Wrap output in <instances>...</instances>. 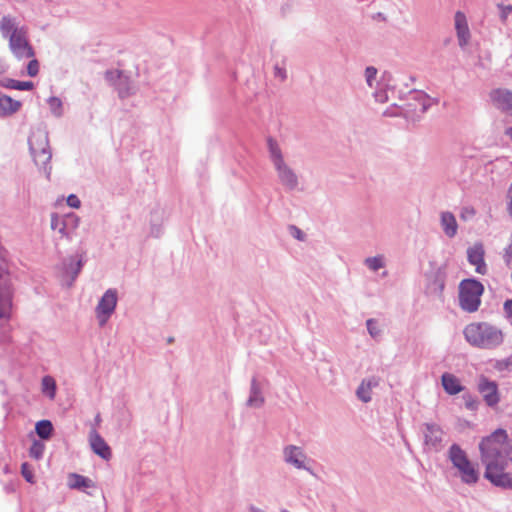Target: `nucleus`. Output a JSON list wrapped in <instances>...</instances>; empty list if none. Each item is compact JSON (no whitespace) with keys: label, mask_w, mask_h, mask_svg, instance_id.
<instances>
[{"label":"nucleus","mask_w":512,"mask_h":512,"mask_svg":"<svg viewBox=\"0 0 512 512\" xmlns=\"http://www.w3.org/2000/svg\"><path fill=\"white\" fill-rule=\"evenodd\" d=\"M267 151L279 184L286 191L297 190L300 184L299 175L288 161L278 141L269 137L267 139Z\"/></svg>","instance_id":"nucleus-1"},{"label":"nucleus","mask_w":512,"mask_h":512,"mask_svg":"<svg viewBox=\"0 0 512 512\" xmlns=\"http://www.w3.org/2000/svg\"><path fill=\"white\" fill-rule=\"evenodd\" d=\"M13 297L14 288L8 270L7 258H0V344L10 341L9 318Z\"/></svg>","instance_id":"nucleus-2"},{"label":"nucleus","mask_w":512,"mask_h":512,"mask_svg":"<svg viewBox=\"0 0 512 512\" xmlns=\"http://www.w3.org/2000/svg\"><path fill=\"white\" fill-rule=\"evenodd\" d=\"M463 335L471 346L480 349H495L504 341L502 330L489 322H472L465 326Z\"/></svg>","instance_id":"nucleus-3"},{"label":"nucleus","mask_w":512,"mask_h":512,"mask_svg":"<svg viewBox=\"0 0 512 512\" xmlns=\"http://www.w3.org/2000/svg\"><path fill=\"white\" fill-rule=\"evenodd\" d=\"M507 438L506 430L499 428L481 440L479 450L481 461L485 465V468L490 464L493 465L505 462L501 460L502 444L506 442Z\"/></svg>","instance_id":"nucleus-4"},{"label":"nucleus","mask_w":512,"mask_h":512,"mask_svg":"<svg viewBox=\"0 0 512 512\" xmlns=\"http://www.w3.org/2000/svg\"><path fill=\"white\" fill-rule=\"evenodd\" d=\"M448 459L459 472L460 479L467 485H474L479 481V471L469 460L466 452L456 443L448 449Z\"/></svg>","instance_id":"nucleus-5"},{"label":"nucleus","mask_w":512,"mask_h":512,"mask_svg":"<svg viewBox=\"0 0 512 512\" xmlns=\"http://www.w3.org/2000/svg\"><path fill=\"white\" fill-rule=\"evenodd\" d=\"M29 147L35 164L43 171L45 176L49 178L52 169L50 165L52 153L49 147L47 133L43 131L34 132L29 138Z\"/></svg>","instance_id":"nucleus-6"},{"label":"nucleus","mask_w":512,"mask_h":512,"mask_svg":"<svg viewBox=\"0 0 512 512\" xmlns=\"http://www.w3.org/2000/svg\"><path fill=\"white\" fill-rule=\"evenodd\" d=\"M483 284L476 279H464L459 285V306L468 313L476 312L481 305Z\"/></svg>","instance_id":"nucleus-7"},{"label":"nucleus","mask_w":512,"mask_h":512,"mask_svg":"<svg viewBox=\"0 0 512 512\" xmlns=\"http://www.w3.org/2000/svg\"><path fill=\"white\" fill-rule=\"evenodd\" d=\"M84 264L83 258H61L55 267V274L61 285L67 288L72 287Z\"/></svg>","instance_id":"nucleus-8"},{"label":"nucleus","mask_w":512,"mask_h":512,"mask_svg":"<svg viewBox=\"0 0 512 512\" xmlns=\"http://www.w3.org/2000/svg\"><path fill=\"white\" fill-rule=\"evenodd\" d=\"M80 218L75 213L59 215L51 214V229L56 231L61 238H71L78 229Z\"/></svg>","instance_id":"nucleus-9"},{"label":"nucleus","mask_w":512,"mask_h":512,"mask_svg":"<svg viewBox=\"0 0 512 512\" xmlns=\"http://www.w3.org/2000/svg\"><path fill=\"white\" fill-rule=\"evenodd\" d=\"M431 271L425 273L427 278L426 292L435 297H441L444 287L446 272L444 265H436L434 261H430Z\"/></svg>","instance_id":"nucleus-10"},{"label":"nucleus","mask_w":512,"mask_h":512,"mask_svg":"<svg viewBox=\"0 0 512 512\" xmlns=\"http://www.w3.org/2000/svg\"><path fill=\"white\" fill-rule=\"evenodd\" d=\"M506 462L490 464L485 468L484 478L496 487L512 489V474L505 472Z\"/></svg>","instance_id":"nucleus-11"},{"label":"nucleus","mask_w":512,"mask_h":512,"mask_svg":"<svg viewBox=\"0 0 512 512\" xmlns=\"http://www.w3.org/2000/svg\"><path fill=\"white\" fill-rule=\"evenodd\" d=\"M28 31V27L17 16L6 14L0 19V33L6 40L28 33Z\"/></svg>","instance_id":"nucleus-12"},{"label":"nucleus","mask_w":512,"mask_h":512,"mask_svg":"<svg viewBox=\"0 0 512 512\" xmlns=\"http://www.w3.org/2000/svg\"><path fill=\"white\" fill-rule=\"evenodd\" d=\"M283 459L296 469L305 470L311 475H315L313 469L306 465L308 457L301 447L292 444L285 446L283 448Z\"/></svg>","instance_id":"nucleus-13"},{"label":"nucleus","mask_w":512,"mask_h":512,"mask_svg":"<svg viewBox=\"0 0 512 512\" xmlns=\"http://www.w3.org/2000/svg\"><path fill=\"white\" fill-rule=\"evenodd\" d=\"M477 388L488 407L494 408L499 404L501 399L498 384L495 381L490 380L485 376H481L479 378Z\"/></svg>","instance_id":"nucleus-14"},{"label":"nucleus","mask_w":512,"mask_h":512,"mask_svg":"<svg viewBox=\"0 0 512 512\" xmlns=\"http://www.w3.org/2000/svg\"><path fill=\"white\" fill-rule=\"evenodd\" d=\"M117 305V291L115 289H108L100 298L96 307L97 317L100 324L106 323L108 318L113 314Z\"/></svg>","instance_id":"nucleus-15"},{"label":"nucleus","mask_w":512,"mask_h":512,"mask_svg":"<svg viewBox=\"0 0 512 512\" xmlns=\"http://www.w3.org/2000/svg\"><path fill=\"white\" fill-rule=\"evenodd\" d=\"M8 46L15 58L18 60L33 58L35 53L32 45L29 42V35L25 33L18 37H13L7 40Z\"/></svg>","instance_id":"nucleus-16"},{"label":"nucleus","mask_w":512,"mask_h":512,"mask_svg":"<svg viewBox=\"0 0 512 512\" xmlns=\"http://www.w3.org/2000/svg\"><path fill=\"white\" fill-rule=\"evenodd\" d=\"M489 98L494 107L512 116V92L507 89H494L490 92Z\"/></svg>","instance_id":"nucleus-17"},{"label":"nucleus","mask_w":512,"mask_h":512,"mask_svg":"<svg viewBox=\"0 0 512 512\" xmlns=\"http://www.w3.org/2000/svg\"><path fill=\"white\" fill-rule=\"evenodd\" d=\"M424 444L438 451L441 448L444 432L442 428L435 423L423 424Z\"/></svg>","instance_id":"nucleus-18"},{"label":"nucleus","mask_w":512,"mask_h":512,"mask_svg":"<svg viewBox=\"0 0 512 512\" xmlns=\"http://www.w3.org/2000/svg\"><path fill=\"white\" fill-rule=\"evenodd\" d=\"M89 443L92 451L102 459L109 460L112 457L110 446L97 432L96 428H92L89 432Z\"/></svg>","instance_id":"nucleus-19"},{"label":"nucleus","mask_w":512,"mask_h":512,"mask_svg":"<svg viewBox=\"0 0 512 512\" xmlns=\"http://www.w3.org/2000/svg\"><path fill=\"white\" fill-rule=\"evenodd\" d=\"M454 22L458 44L460 47H465L470 41V30L465 14L462 11H457L454 15Z\"/></svg>","instance_id":"nucleus-20"},{"label":"nucleus","mask_w":512,"mask_h":512,"mask_svg":"<svg viewBox=\"0 0 512 512\" xmlns=\"http://www.w3.org/2000/svg\"><path fill=\"white\" fill-rule=\"evenodd\" d=\"M380 378L371 376L364 378L356 389L357 398L363 403H368L372 400V389L379 386Z\"/></svg>","instance_id":"nucleus-21"},{"label":"nucleus","mask_w":512,"mask_h":512,"mask_svg":"<svg viewBox=\"0 0 512 512\" xmlns=\"http://www.w3.org/2000/svg\"><path fill=\"white\" fill-rule=\"evenodd\" d=\"M265 403L262 386L256 376H253L250 383L249 397L246 405L251 408H261Z\"/></svg>","instance_id":"nucleus-22"},{"label":"nucleus","mask_w":512,"mask_h":512,"mask_svg":"<svg viewBox=\"0 0 512 512\" xmlns=\"http://www.w3.org/2000/svg\"><path fill=\"white\" fill-rule=\"evenodd\" d=\"M441 383L444 391L449 395H456L465 390L460 380L454 374L448 372L442 374Z\"/></svg>","instance_id":"nucleus-23"},{"label":"nucleus","mask_w":512,"mask_h":512,"mask_svg":"<svg viewBox=\"0 0 512 512\" xmlns=\"http://www.w3.org/2000/svg\"><path fill=\"white\" fill-rule=\"evenodd\" d=\"M440 225L447 237L453 238L457 234L458 224L453 213L449 211L442 212L440 214Z\"/></svg>","instance_id":"nucleus-24"},{"label":"nucleus","mask_w":512,"mask_h":512,"mask_svg":"<svg viewBox=\"0 0 512 512\" xmlns=\"http://www.w3.org/2000/svg\"><path fill=\"white\" fill-rule=\"evenodd\" d=\"M68 486L71 489L85 490L88 488H94L95 483L88 477L77 473H71L68 476Z\"/></svg>","instance_id":"nucleus-25"},{"label":"nucleus","mask_w":512,"mask_h":512,"mask_svg":"<svg viewBox=\"0 0 512 512\" xmlns=\"http://www.w3.org/2000/svg\"><path fill=\"white\" fill-rule=\"evenodd\" d=\"M21 103L11 97L0 93V116H9L16 113Z\"/></svg>","instance_id":"nucleus-26"},{"label":"nucleus","mask_w":512,"mask_h":512,"mask_svg":"<svg viewBox=\"0 0 512 512\" xmlns=\"http://www.w3.org/2000/svg\"><path fill=\"white\" fill-rule=\"evenodd\" d=\"M115 88L117 89L120 98H127L136 93V86L131 78L126 74H123Z\"/></svg>","instance_id":"nucleus-27"},{"label":"nucleus","mask_w":512,"mask_h":512,"mask_svg":"<svg viewBox=\"0 0 512 512\" xmlns=\"http://www.w3.org/2000/svg\"><path fill=\"white\" fill-rule=\"evenodd\" d=\"M53 424L50 420H40L35 425L36 434L42 440H49L53 433Z\"/></svg>","instance_id":"nucleus-28"},{"label":"nucleus","mask_w":512,"mask_h":512,"mask_svg":"<svg viewBox=\"0 0 512 512\" xmlns=\"http://www.w3.org/2000/svg\"><path fill=\"white\" fill-rule=\"evenodd\" d=\"M56 389V381L52 376L47 375L42 378V392L49 399L53 400L55 398Z\"/></svg>","instance_id":"nucleus-29"},{"label":"nucleus","mask_w":512,"mask_h":512,"mask_svg":"<svg viewBox=\"0 0 512 512\" xmlns=\"http://www.w3.org/2000/svg\"><path fill=\"white\" fill-rule=\"evenodd\" d=\"M364 78L370 89H376L378 87V70L376 67L367 66L364 70Z\"/></svg>","instance_id":"nucleus-30"},{"label":"nucleus","mask_w":512,"mask_h":512,"mask_svg":"<svg viewBox=\"0 0 512 512\" xmlns=\"http://www.w3.org/2000/svg\"><path fill=\"white\" fill-rule=\"evenodd\" d=\"M5 87L10 89H16L21 91H29L34 87L33 82L31 81H18L13 79L6 80Z\"/></svg>","instance_id":"nucleus-31"},{"label":"nucleus","mask_w":512,"mask_h":512,"mask_svg":"<svg viewBox=\"0 0 512 512\" xmlns=\"http://www.w3.org/2000/svg\"><path fill=\"white\" fill-rule=\"evenodd\" d=\"M465 408L469 411H477L480 405V400L477 396L470 392H465L462 395Z\"/></svg>","instance_id":"nucleus-32"},{"label":"nucleus","mask_w":512,"mask_h":512,"mask_svg":"<svg viewBox=\"0 0 512 512\" xmlns=\"http://www.w3.org/2000/svg\"><path fill=\"white\" fill-rule=\"evenodd\" d=\"M47 102H48L51 113L55 117L59 118L63 115V103L60 98L50 97Z\"/></svg>","instance_id":"nucleus-33"},{"label":"nucleus","mask_w":512,"mask_h":512,"mask_svg":"<svg viewBox=\"0 0 512 512\" xmlns=\"http://www.w3.org/2000/svg\"><path fill=\"white\" fill-rule=\"evenodd\" d=\"M44 450H45V445L39 440H34L29 449V456L31 458L39 460L43 457Z\"/></svg>","instance_id":"nucleus-34"},{"label":"nucleus","mask_w":512,"mask_h":512,"mask_svg":"<svg viewBox=\"0 0 512 512\" xmlns=\"http://www.w3.org/2000/svg\"><path fill=\"white\" fill-rule=\"evenodd\" d=\"M162 216L155 213L151 217V234L155 237H159L162 233Z\"/></svg>","instance_id":"nucleus-35"},{"label":"nucleus","mask_w":512,"mask_h":512,"mask_svg":"<svg viewBox=\"0 0 512 512\" xmlns=\"http://www.w3.org/2000/svg\"><path fill=\"white\" fill-rule=\"evenodd\" d=\"M123 74L124 73L119 70H107L105 72V79L109 84L116 87L117 82L122 78Z\"/></svg>","instance_id":"nucleus-36"},{"label":"nucleus","mask_w":512,"mask_h":512,"mask_svg":"<svg viewBox=\"0 0 512 512\" xmlns=\"http://www.w3.org/2000/svg\"><path fill=\"white\" fill-rule=\"evenodd\" d=\"M366 327L368 330L369 335L373 339H377L381 335V329L378 327V323L375 319H368L366 321Z\"/></svg>","instance_id":"nucleus-37"},{"label":"nucleus","mask_w":512,"mask_h":512,"mask_svg":"<svg viewBox=\"0 0 512 512\" xmlns=\"http://www.w3.org/2000/svg\"><path fill=\"white\" fill-rule=\"evenodd\" d=\"M412 95L413 99L419 102V104L421 105V112L424 113L430 106L428 96L422 92H413Z\"/></svg>","instance_id":"nucleus-38"},{"label":"nucleus","mask_w":512,"mask_h":512,"mask_svg":"<svg viewBox=\"0 0 512 512\" xmlns=\"http://www.w3.org/2000/svg\"><path fill=\"white\" fill-rule=\"evenodd\" d=\"M485 249L481 242H475L473 245L469 246L467 249V256H484Z\"/></svg>","instance_id":"nucleus-39"},{"label":"nucleus","mask_w":512,"mask_h":512,"mask_svg":"<svg viewBox=\"0 0 512 512\" xmlns=\"http://www.w3.org/2000/svg\"><path fill=\"white\" fill-rule=\"evenodd\" d=\"M21 474H22L23 478L28 483H31V484L35 483V477H34V474H33V470H32L31 466L27 462L22 463V465H21Z\"/></svg>","instance_id":"nucleus-40"},{"label":"nucleus","mask_w":512,"mask_h":512,"mask_svg":"<svg viewBox=\"0 0 512 512\" xmlns=\"http://www.w3.org/2000/svg\"><path fill=\"white\" fill-rule=\"evenodd\" d=\"M484 259L485 258H468L470 264L475 266L476 272L482 275L487 273V265Z\"/></svg>","instance_id":"nucleus-41"},{"label":"nucleus","mask_w":512,"mask_h":512,"mask_svg":"<svg viewBox=\"0 0 512 512\" xmlns=\"http://www.w3.org/2000/svg\"><path fill=\"white\" fill-rule=\"evenodd\" d=\"M365 265L370 270L377 271L385 265L384 258H365Z\"/></svg>","instance_id":"nucleus-42"},{"label":"nucleus","mask_w":512,"mask_h":512,"mask_svg":"<svg viewBox=\"0 0 512 512\" xmlns=\"http://www.w3.org/2000/svg\"><path fill=\"white\" fill-rule=\"evenodd\" d=\"M288 232L291 237L298 241H305L306 240V234L304 231H302L299 227L295 225L288 226Z\"/></svg>","instance_id":"nucleus-43"},{"label":"nucleus","mask_w":512,"mask_h":512,"mask_svg":"<svg viewBox=\"0 0 512 512\" xmlns=\"http://www.w3.org/2000/svg\"><path fill=\"white\" fill-rule=\"evenodd\" d=\"M39 72V62L36 59H31L27 65V74L30 77H35Z\"/></svg>","instance_id":"nucleus-44"},{"label":"nucleus","mask_w":512,"mask_h":512,"mask_svg":"<svg viewBox=\"0 0 512 512\" xmlns=\"http://www.w3.org/2000/svg\"><path fill=\"white\" fill-rule=\"evenodd\" d=\"M373 96L376 102L386 103L388 101L387 92L382 88L377 87L373 93Z\"/></svg>","instance_id":"nucleus-45"},{"label":"nucleus","mask_w":512,"mask_h":512,"mask_svg":"<svg viewBox=\"0 0 512 512\" xmlns=\"http://www.w3.org/2000/svg\"><path fill=\"white\" fill-rule=\"evenodd\" d=\"M503 311L506 319L512 325V299H507L503 304Z\"/></svg>","instance_id":"nucleus-46"},{"label":"nucleus","mask_w":512,"mask_h":512,"mask_svg":"<svg viewBox=\"0 0 512 512\" xmlns=\"http://www.w3.org/2000/svg\"><path fill=\"white\" fill-rule=\"evenodd\" d=\"M498 8L500 9V18L502 22H506L508 15L512 12V6L511 5H503L498 4Z\"/></svg>","instance_id":"nucleus-47"},{"label":"nucleus","mask_w":512,"mask_h":512,"mask_svg":"<svg viewBox=\"0 0 512 512\" xmlns=\"http://www.w3.org/2000/svg\"><path fill=\"white\" fill-rule=\"evenodd\" d=\"M67 205L71 208L78 209L81 206V201L75 194H70L67 197Z\"/></svg>","instance_id":"nucleus-48"},{"label":"nucleus","mask_w":512,"mask_h":512,"mask_svg":"<svg viewBox=\"0 0 512 512\" xmlns=\"http://www.w3.org/2000/svg\"><path fill=\"white\" fill-rule=\"evenodd\" d=\"M274 76L281 81H284L287 78L286 70L278 65L274 67Z\"/></svg>","instance_id":"nucleus-49"},{"label":"nucleus","mask_w":512,"mask_h":512,"mask_svg":"<svg viewBox=\"0 0 512 512\" xmlns=\"http://www.w3.org/2000/svg\"><path fill=\"white\" fill-rule=\"evenodd\" d=\"M508 211L509 214L512 215V184L510 185L508 190Z\"/></svg>","instance_id":"nucleus-50"},{"label":"nucleus","mask_w":512,"mask_h":512,"mask_svg":"<svg viewBox=\"0 0 512 512\" xmlns=\"http://www.w3.org/2000/svg\"><path fill=\"white\" fill-rule=\"evenodd\" d=\"M384 114L386 116H400V115H404V112H403V109H397V111L386 110L384 112Z\"/></svg>","instance_id":"nucleus-51"},{"label":"nucleus","mask_w":512,"mask_h":512,"mask_svg":"<svg viewBox=\"0 0 512 512\" xmlns=\"http://www.w3.org/2000/svg\"><path fill=\"white\" fill-rule=\"evenodd\" d=\"M373 19L377 20V21H383V22L387 21L386 15L384 13H382V12H378L377 14H375L373 16Z\"/></svg>","instance_id":"nucleus-52"},{"label":"nucleus","mask_w":512,"mask_h":512,"mask_svg":"<svg viewBox=\"0 0 512 512\" xmlns=\"http://www.w3.org/2000/svg\"><path fill=\"white\" fill-rule=\"evenodd\" d=\"M504 452H505L506 457L509 459V461L512 464V446L505 447Z\"/></svg>","instance_id":"nucleus-53"},{"label":"nucleus","mask_w":512,"mask_h":512,"mask_svg":"<svg viewBox=\"0 0 512 512\" xmlns=\"http://www.w3.org/2000/svg\"><path fill=\"white\" fill-rule=\"evenodd\" d=\"M505 135L512 141V127L505 130Z\"/></svg>","instance_id":"nucleus-54"},{"label":"nucleus","mask_w":512,"mask_h":512,"mask_svg":"<svg viewBox=\"0 0 512 512\" xmlns=\"http://www.w3.org/2000/svg\"><path fill=\"white\" fill-rule=\"evenodd\" d=\"M101 423V416L100 414L98 413L95 418H94V424L95 426H98L99 424Z\"/></svg>","instance_id":"nucleus-55"},{"label":"nucleus","mask_w":512,"mask_h":512,"mask_svg":"<svg viewBox=\"0 0 512 512\" xmlns=\"http://www.w3.org/2000/svg\"><path fill=\"white\" fill-rule=\"evenodd\" d=\"M249 512H264V511L255 506H251L249 509Z\"/></svg>","instance_id":"nucleus-56"},{"label":"nucleus","mask_w":512,"mask_h":512,"mask_svg":"<svg viewBox=\"0 0 512 512\" xmlns=\"http://www.w3.org/2000/svg\"><path fill=\"white\" fill-rule=\"evenodd\" d=\"M174 341V338L173 337H169L168 338V343H172Z\"/></svg>","instance_id":"nucleus-57"},{"label":"nucleus","mask_w":512,"mask_h":512,"mask_svg":"<svg viewBox=\"0 0 512 512\" xmlns=\"http://www.w3.org/2000/svg\"><path fill=\"white\" fill-rule=\"evenodd\" d=\"M469 212H470L471 215H474V210L473 209L469 210Z\"/></svg>","instance_id":"nucleus-58"},{"label":"nucleus","mask_w":512,"mask_h":512,"mask_svg":"<svg viewBox=\"0 0 512 512\" xmlns=\"http://www.w3.org/2000/svg\"><path fill=\"white\" fill-rule=\"evenodd\" d=\"M281 512H290V511H288L286 509H282Z\"/></svg>","instance_id":"nucleus-59"}]
</instances>
